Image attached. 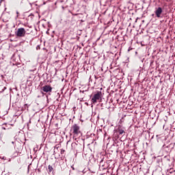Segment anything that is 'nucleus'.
<instances>
[{"label":"nucleus","instance_id":"1","mask_svg":"<svg viewBox=\"0 0 175 175\" xmlns=\"http://www.w3.org/2000/svg\"><path fill=\"white\" fill-rule=\"evenodd\" d=\"M71 131L73 133L74 137H77V136L81 133L80 131V126H77V124H74L71 128Z\"/></svg>","mask_w":175,"mask_h":175},{"label":"nucleus","instance_id":"2","mask_svg":"<svg viewBox=\"0 0 175 175\" xmlns=\"http://www.w3.org/2000/svg\"><path fill=\"white\" fill-rule=\"evenodd\" d=\"M27 33V31H25V29L21 27L18 29L17 31L16 32V36L18 38H24L25 36V33Z\"/></svg>","mask_w":175,"mask_h":175},{"label":"nucleus","instance_id":"3","mask_svg":"<svg viewBox=\"0 0 175 175\" xmlns=\"http://www.w3.org/2000/svg\"><path fill=\"white\" fill-rule=\"evenodd\" d=\"M101 95H102L101 92H98L97 94H94V96L92 98V103H96V100H99V99H100Z\"/></svg>","mask_w":175,"mask_h":175},{"label":"nucleus","instance_id":"4","mask_svg":"<svg viewBox=\"0 0 175 175\" xmlns=\"http://www.w3.org/2000/svg\"><path fill=\"white\" fill-rule=\"evenodd\" d=\"M162 12H163L162 8L159 7V8H156L154 13L158 18H160V17L162 14Z\"/></svg>","mask_w":175,"mask_h":175},{"label":"nucleus","instance_id":"5","mask_svg":"<svg viewBox=\"0 0 175 175\" xmlns=\"http://www.w3.org/2000/svg\"><path fill=\"white\" fill-rule=\"evenodd\" d=\"M42 91H44V92H51V91H53V88L46 85L42 87Z\"/></svg>","mask_w":175,"mask_h":175},{"label":"nucleus","instance_id":"6","mask_svg":"<svg viewBox=\"0 0 175 175\" xmlns=\"http://www.w3.org/2000/svg\"><path fill=\"white\" fill-rule=\"evenodd\" d=\"M48 169L50 173L53 172V166L49 165Z\"/></svg>","mask_w":175,"mask_h":175},{"label":"nucleus","instance_id":"7","mask_svg":"<svg viewBox=\"0 0 175 175\" xmlns=\"http://www.w3.org/2000/svg\"><path fill=\"white\" fill-rule=\"evenodd\" d=\"M124 133V130H119L120 135H122V133Z\"/></svg>","mask_w":175,"mask_h":175},{"label":"nucleus","instance_id":"8","mask_svg":"<svg viewBox=\"0 0 175 175\" xmlns=\"http://www.w3.org/2000/svg\"><path fill=\"white\" fill-rule=\"evenodd\" d=\"M17 17H18V11H16Z\"/></svg>","mask_w":175,"mask_h":175},{"label":"nucleus","instance_id":"9","mask_svg":"<svg viewBox=\"0 0 175 175\" xmlns=\"http://www.w3.org/2000/svg\"><path fill=\"white\" fill-rule=\"evenodd\" d=\"M38 47H39V46H37V49H38Z\"/></svg>","mask_w":175,"mask_h":175}]
</instances>
